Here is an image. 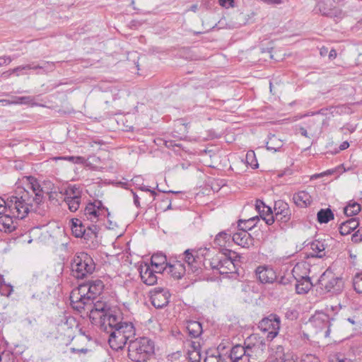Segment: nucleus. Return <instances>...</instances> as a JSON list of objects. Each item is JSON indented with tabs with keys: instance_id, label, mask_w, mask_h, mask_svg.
<instances>
[{
	"instance_id": "423d86ee",
	"label": "nucleus",
	"mask_w": 362,
	"mask_h": 362,
	"mask_svg": "<svg viewBox=\"0 0 362 362\" xmlns=\"http://www.w3.org/2000/svg\"><path fill=\"white\" fill-rule=\"evenodd\" d=\"M235 252L226 250L214 256L209 262L210 267L217 270L221 274H233L236 272Z\"/></svg>"
},
{
	"instance_id": "a18cd8bd",
	"label": "nucleus",
	"mask_w": 362,
	"mask_h": 362,
	"mask_svg": "<svg viewBox=\"0 0 362 362\" xmlns=\"http://www.w3.org/2000/svg\"><path fill=\"white\" fill-rule=\"evenodd\" d=\"M266 213L267 214L264 216L262 217L261 215V217L268 226L272 225L276 221L275 214L273 215L272 211Z\"/></svg>"
},
{
	"instance_id": "9d476101",
	"label": "nucleus",
	"mask_w": 362,
	"mask_h": 362,
	"mask_svg": "<svg viewBox=\"0 0 362 362\" xmlns=\"http://www.w3.org/2000/svg\"><path fill=\"white\" fill-rule=\"evenodd\" d=\"M280 319L276 315H270L259 322V328L264 332H268V337H275L279 330Z\"/></svg>"
},
{
	"instance_id": "4d7b16f0",
	"label": "nucleus",
	"mask_w": 362,
	"mask_h": 362,
	"mask_svg": "<svg viewBox=\"0 0 362 362\" xmlns=\"http://www.w3.org/2000/svg\"><path fill=\"white\" fill-rule=\"evenodd\" d=\"M12 59L10 57H0V66L4 64H8L11 62Z\"/></svg>"
},
{
	"instance_id": "680f3d73",
	"label": "nucleus",
	"mask_w": 362,
	"mask_h": 362,
	"mask_svg": "<svg viewBox=\"0 0 362 362\" xmlns=\"http://www.w3.org/2000/svg\"><path fill=\"white\" fill-rule=\"evenodd\" d=\"M57 193L56 192H50L48 193V197L51 202L55 201V202H57Z\"/></svg>"
},
{
	"instance_id": "58836bf2",
	"label": "nucleus",
	"mask_w": 362,
	"mask_h": 362,
	"mask_svg": "<svg viewBox=\"0 0 362 362\" xmlns=\"http://www.w3.org/2000/svg\"><path fill=\"white\" fill-rule=\"evenodd\" d=\"M296 279V278L294 277L293 275L292 276L291 274H288L282 276L279 279L276 276V280L275 282L281 285L286 286L291 284V282Z\"/></svg>"
},
{
	"instance_id": "c85d7f7f",
	"label": "nucleus",
	"mask_w": 362,
	"mask_h": 362,
	"mask_svg": "<svg viewBox=\"0 0 362 362\" xmlns=\"http://www.w3.org/2000/svg\"><path fill=\"white\" fill-rule=\"evenodd\" d=\"M180 268L181 263L177 262V264L172 263L171 261H169L166 263V266L163 268V270H167L168 273L170 274L172 276H173L175 279H179L181 278V274L180 272Z\"/></svg>"
},
{
	"instance_id": "dca6fc26",
	"label": "nucleus",
	"mask_w": 362,
	"mask_h": 362,
	"mask_svg": "<svg viewBox=\"0 0 362 362\" xmlns=\"http://www.w3.org/2000/svg\"><path fill=\"white\" fill-rule=\"evenodd\" d=\"M185 346H187L188 349L186 354V361L187 362H200L201 351L200 344L198 341H185Z\"/></svg>"
},
{
	"instance_id": "20e7f679",
	"label": "nucleus",
	"mask_w": 362,
	"mask_h": 362,
	"mask_svg": "<svg viewBox=\"0 0 362 362\" xmlns=\"http://www.w3.org/2000/svg\"><path fill=\"white\" fill-rule=\"evenodd\" d=\"M154 342L147 337L130 340L128 357L135 362H146L154 354Z\"/></svg>"
},
{
	"instance_id": "4c0bfd02",
	"label": "nucleus",
	"mask_w": 362,
	"mask_h": 362,
	"mask_svg": "<svg viewBox=\"0 0 362 362\" xmlns=\"http://www.w3.org/2000/svg\"><path fill=\"white\" fill-rule=\"evenodd\" d=\"M32 64L31 69H44V70H50L52 71L54 69V64L53 62H43L41 64H37L34 65V64Z\"/></svg>"
},
{
	"instance_id": "6e6d98bb",
	"label": "nucleus",
	"mask_w": 362,
	"mask_h": 362,
	"mask_svg": "<svg viewBox=\"0 0 362 362\" xmlns=\"http://www.w3.org/2000/svg\"><path fill=\"white\" fill-rule=\"evenodd\" d=\"M301 362H320V359L314 356H306Z\"/></svg>"
},
{
	"instance_id": "4468645a",
	"label": "nucleus",
	"mask_w": 362,
	"mask_h": 362,
	"mask_svg": "<svg viewBox=\"0 0 362 362\" xmlns=\"http://www.w3.org/2000/svg\"><path fill=\"white\" fill-rule=\"evenodd\" d=\"M255 274L262 284H272L276 280V273L269 266H259L255 270Z\"/></svg>"
},
{
	"instance_id": "774afa93",
	"label": "nucleus",
	"mask_w": 362,
	"mask_h": 362,
	"mask_svg": "<svg viewBox=\"0 0 362 362\" xmlns=\"http://www.w3.org/2000/svg\"><path fill=\"white\" fill-rule=\"evenodd\" d=\"M349 146V142L348 141H344L342 144H340L339 150L340 151L345 150V149L348 148Z\"/></svg>"
},
{
	"instance_id": "c03bdc74",
	"label": "nucleus",
	"mask_w": 362,
	"mask_h": 362,
	"mask_svg": "<svg viewBox=\"0 0 362 362\" xmlns=\"http://www.w3.org/2000/svg\"><path fill=\"white\" fill-rule=\"evenodd\" d=\"M255 207L260 214L262 212H271V208L267 206L261 200H257Z\"/></svg>"
},
{
	"instance_id": "2eb2a0df",
	"label": "nucleus",
	"mask_w": 362,
	"mask_h": 362,
	"mask_svg": "<svg viewBox=\"0 0 362 362\" xmlns=\"http://www.w3.org/2000/svg\"><path fill=\"white\" fill-rule=\"evenodd\" d=\"M161 271L154 270L148 264H145L144 266H141L140 268V276L142 281L148 285L153 286L157 283L158 276L156 274V273L160 274Z\"/></svg>"
},
{
	"instance_id": "37998d69",
	"label": "nucleus",
	"mask_w": 362,
	"mask_h": 362,
	"mask_svg": "<svg viewBox=\"0 0 362 362\" xmlns=\"http://www.w3.org/2000/svg\"><path fill=\"white\" fill-rule=\"evenodd\" d=\"M63 159L76 164H83L86 161V158L82 156H66L64 157Z\"/></svg>"
},
{
	"instance_id": "a211bd4d",
	"label": "nucleus",
	"mask_w": 362,
	"mask_h": 362,
	"mask_svg": "<svg viewBox=\"0 0 362 362\" xmlns=\"http://www.w3.org/2000/svg\"><path fill=\"white\" fill-rule=\"evenodd\" d=\"M233 241L243 247H249L250 245L252 244V238L251 235L245 230H243L239 229L237 233H235L233 235Z\"/></svg>"
},
{
	"instance_id": "473e14b6",
	"label": "nucleus",
	"mask_w": 362,
	"mask_h": 362,
	"mask_svg": "<svg viewBox=\"0 0 362 362\" xmlns=\"http://www.w3.org/2000/svg\"><path fill=\"white\" fill-rule=\"evenodd\" d=\"M98 227L96 225L91 224L86 226L84 239L87 240H93L97 238Z\"/></svg>"
},
{
	"instance_id": "de8ad7c7",
	"label": "nucleus",
	"mask_w": 362,
	"mask_h": 362,
	"mask_svg": "<svg viewBox=\"0 0 362 362\" xmlns=\"http://www.w3.org/2000/svg\"><path fill=\"white\" fill-rule=\"evenodd\" d=\"M181 353L177 351L168 355V362H180Z\"/></svg>"
},
{
	"instance_id": "09e8293b",
	"label": "nucleus",
	"mask_w": 362,
	"mask_h": 362,
	"mask_svg": "<svg viewBox=\"0 0 362 362\" xmlns=\"http://www.w3.org/2000/svg\"><path fill=\"white\" fill-rule=\"evenodd\" d=\"M332 362H353L351 360L345 358L341 354H335L332 358Z\"/></svg>"
},
{
	"instance_id": "9b49d317",
	"label": "nucleus",
	"mask_w": 362,
	"mask_h": 362,
	"mask_svg": "<svg viewBox=\"0 0 362 362\" xmlns=\"http://www.w3.org/2000/svg\"><path fill=\"white\" fill-rule=\"evenodd\" d=\"M332 239L327 237L325 238L315 239L310 244V256L312 257L322 258L326 256L328 252L329 243Z\"/></svg>"
},
{
	"instance_id": "f03ea898",
	"label": "nucleus",
	"mask_w": 362,
	"mask_h": 362,
	"mask_svg": "<svg viewBox=\"0 0 362 362\" xmlns=\"http://www.w3.org/2000/svg\"><path fill=\"white\" fill-rule=\"evenodd\" d=\"M117 321L114 323H107L108 343L112 349L118 351L122 349L124 345L132 340L135 336V328L130 322L123 321L122 313L117 315Z\"/></svg>"
},
{
	"instance_id": "f704fd0d",
	"label": "nucleus",
	"mask_w": 362,
	"mask_h": 362,
	"mask_svg": "<svg viewBox=\"0 0 362 362\" xmlns=\"http://www.w3.org/2000/svg\"><path fill=\"white\" fill-rule=\"evenodd\" d=\"M230 233H228L226 231H221L216 235L214 242L219 246H223L226 241L230 239Z\"/></svg>"
},
{
	"instance_id": "aec40b11",
	"label": "nucleus",
	"mask_w": 362,
	"mask_h": 362,
	"mask_svg": "<svg viewBox=\"0 0 362 362\" xmlns=\"http://www.w3.org/2000/svg\"><path fill=\"white\" fill-rule=\"evenodd\" d=\"M194 253H197V252L194 250H186L184 252L185 262L187 264L186 266L182 264L185 271L188 270L189 272H194L198 269Z\"/></svg>"
},
{
	"instance_id": "864d4df0",
	"label": "nucleus",
	"mask_w": 362,
	"mask_h": 362,
	"mask_svg": "<svg viewBox=\"0 0 362 362\" xmlns=\"http://www.w3.org/2000/svg\"><path fill=\"white\" fill-rule=\"evenodd\" d=\"M227 348H229V342L228 341H226V342L222 341L221 343H220L218 344V346L217 347V350L220 354L221 352L224 351Z\"/></svg>"
},
{
	"instance_id": "3c124183",
	"label": "nucleus",
	"mask_w": 362,
	"mask_h": 362,
	"mask_svg": "<svg viewBox=\"0 0 362 362\" xmlns=\"http://www.w3.org/2000/svg\"><path fill=\"white\" fill-rule=\"evenodd\" d=\"M31 68H32V64L19 66H17V67L13 69L12 70H11V74H16V75L18 76L19 75L18 72L20 71L31 69Z\"/></svg>"
},
{
	"instance_id": "ddd939ff",
	"label": "nucleus",
	"mask_w": 362,
	"mask_h": 362,
	"mask_svg": "<svg viewBox=\"0 0 362 362\" xmlns=\"http://www.w3.org/2000/svg\"><path fill=\"white\" fill-rule=\"evenodd\" d=\"M151 301L156 308H163L169 303L170 293L168 290L158 287L151 291Z\"/></svg>"
},
{
	"instance_id": "39448f33",
	"label": "nucleus",
	"mask_w": 362,
	"mask_h": 362,
	"mask_svg": "<svg viewBox=\"0 0 362 362\" xmlns=\"http://www.w3.org/2000/svg\"><path fill=\"white\" fill-rule=\"evenodd\" d=\"M87 313L90 312V318L93 320L99 318L101 322V328L107 330V323H114L117 321V315L121 312L116 308H111L107 303L97 300L90 305L86 307Z\"/></svg>"
},
{
	"instance_id": "338daca9",
	"label": "nucleus",
	"mask_w": 362,
	"mask_h": 362,
	"mask_svg": "<svg viewBox=\"0 0 362 362\" xmlns=\"http://www.w3.org/2000/svg\"><path fill=\"white\" fill-rule=\"evenodd\" d=\"M83 225V223H82V221L80 220V219H78V218H73L71 220V228L74 226H77V225Z\"/></svg>"
},
{
	"instance_id": "412c9836",
	"label": "nucleus",
	"mask_w": 362,
	"mask_h": 362,
	"mask_svg": "<svg viewBox=\"0 0 362 362\" xmlns=\"http://www.w3.org/2000/svg\"><path fill=\"white\" fill-rule=\"evenodd\" d=\"M293 200L295 204L300 208H305L312 203L311 196L305 191L295 193L293 196Z\"/></svg>"
},
{
	"instance_id": "1a4fd4ad",
	"label": "nucleus",
	"mask_w": 362,
	"mask_h": 362,
	"mask_svg": "<svg viewBox=\"0 0 362 362\" xmlns=\"http://www.w3.org/2000/svg\"><path fill=\"white\" fill-rule=\"evenodd\" d=\"M274 214L276 221L279 223L282 229L285 230L291 216L288 204L282 200L276 201L274 203Z\"/></svg>"
},
{
	"instance_id": "b1692460",
	"label": "nucleus",
	"mask_w": 362,
	"mask_h": 362,
	"mask_svg": "<svg viewBox=\"0 0 362 362\" xmlns=\"http://www.w3.org/2000/svg\"><path fill=\"white\" fill-rule=\"evenodd\" d=\"M186 329L189 336L192 338H197L202 333V325L195 320H187Z\"/></svg>"
},
{
	"instance_id": "13d9d810",
	"label": "nucleus",
	"mask_w": 362,
	"mask_h": 362,
	"mask_svg": "<svg viewBox=\"0 0 362 362\" xmlns=\"http://www.w3.org/2000/svg\"><path fill=\"white\" fill-rule=\"evenodd\" d=\"M262 1L267 4H281L287 1L288 0H261Z\"/></svg>"
},
{
	"instance_id": "f257e3e1",
	"label": "nucleus",
	"mask_w": 362,
	"mask_h": 362,
	"mask_svg": "<svg viewBox=\"0 0 362 362\" xmlns=\"http://www.w3.org/2000/svg\"><path fill=\"white\" fill-rule=\"evenodd\" d=\"M23 184L24 186H18L6 200L0 197V215L8 212L17 218H24L42 202L44 191L35 177H23Z\"/></svg>"
},
{
	"instance_id": "8fccbe9b",
	"label": "nucleus",
	"mask_w": 362,
	"mask_h": 362,
	"mask_svg": "<svg viewBox=\"0 0 362 362\" xmlns=\"http://www.w3.org/2000/svg\"><path fill=\"white\" fill-rule=\"evenodd\" d=\"M219 5L226 8H233L235 6L234 0H218Z\"/></svg>"
},
{
	"instance_id": "0e129e2a",
	"label": "nucleus",
	"mask_w": 362,
	"mask_h": 362,
	"mask_svg": "<svg viewBox=\"0 0 362 362\" xmlns=\"http://www.w3.org/2000/svg\"><path fill=\"white\" fill-rule=\"evenodd\" d=\"M171 334L175 338H178L179 335L180 334V332L177 327H175L172 329Z\"/></svg>"
},
{
	"instance_id": "c9c22d12",
	"label": "nucleus",
	"mask_w": 362,
	"mask_h": 362,
	"mask_svg": "<svg viewBox=\"0 0 362 362\" xmlns=\"http://www.w3.org/2000/svg\"><path fill=\"white\" fill-rule=\"evenodd\" d=\"M353 283L354 290L358 293H362V272L357 273L354 276Z\"/></svg>"
},
{
	"instance_id": "bb28decb",
	"label": "nucleus",
	"mask_w": 362,
	"mask_h": 362,
	"mask_svg": "<svg viewBox=\"0 0 362 362\" xmlns=\"http://www.w3.org/2000/svg\"><path fill=\"white\" fill-rule=\"evenodd\" d=\"M258 216L250 218L247 220H239L238 223V229L244 230L247 232L255 228L259 221Z\"/></svg>"
},
{
	"instance_id": "052dcab7",
	"label": "nucleus",
	"mask_w": 362,
	"mask_h": 362,
	"mask_svg": "<svg viewBox=\"0 0 362 362\" xmlns=\"http://www.w3.org/2000/svg\"><path fill=\"white\" fill-rule=\"evenodd\" d=\"M70 351L73 354H74V353L86 354L88 352V349L86 348H81V349L71 348Z\"/></svg>"
},
{
	"instance_id": "e433bc0d",
	"label": "nucleus",
	"mask_w": 362,
	"mask_h": 362,
	"mask_svg": "<svg viewBox=\"0 0 362 362\" xmlns=\"http://www.w3.org/2000/svg\"><path fill=\"white\" fill-rule=\"evenodd\" d=\"M281 146H282L281 141L278 140L275 137L270 139V141L267 144V148L268 150H273L274 151H276Z\"/></svg>"
},
{
	"instance_id": "2f4dec72",
	"label": "nucleus",
	"mask_w": 362,
	"mask_h": 362,
	"mask_svg": "<svg viewBox=\"0 0 362 362\" xmlns=\"http://www.w3.org/2000/svg\"><path fill=\"white\" fill-rule=\"evenodd\" d=\"M317 221L320 223H327L334 218V214L331 209H320L317 214Z\"/></svg>"
},
{
	"instance_id": "6e6552de",
	"label": "nucleus",
	"mask_w": 362,
	"mask_h": 362,
	"mask_svg": "<svg viewBox=\"0 0 362 362\" xmlns=\"http://www.w3.org/2000/svg\"><path fill=\"white\" fill-rule=\"evenodd\" d=\"M334 318H330L329 316L323 311H315L310 320L309 324L314 329L315 333H322L325 337H328L330 334V327L332 321Z\"/></svg>"
},
{
	"instance_id": "6ab92c4d",
	"label": "nucleus",
	"mask_w": 362,
	"mask_h": 362,
	"mask_svg": "<svg viewBox=\"0 0 362 362\" xmlns=\"http://www.w3.org/2000/svg\"><path fill=\"white\" fill-rule=\"evenodd\" d=\"M23 218H17L8 212L0 216V225L2 226L5 232H12L16 228V221Z\"/></svg>"
},
{
	"instance_id": "0eeeda50",
	"label": "nucleus",
	"mask_w": 362,
	"mask_h": 362,
	"mask_svg": "<svg viewBox=\"0 0 362 362\" xmlns=\"http://www.w3.org/2000/svg\"><path fill=\"white\" fill-rule=\"evenodd\" d=\"M71 266L73 275L76 279H83L93 274L95 268L93 258L84 252L75 255Z\"/></svg>"
},
{
	"instance_id": "f8f14e48",
	"label": "nucleus",
	"mask_w": 362,
	"mask_h": 362,
	"mask_svg": "<svg viewBox=\"0 0 362 362\" xmlns=\"http://www.w3.org/2000/svg\"><path fill=\"white\" fill-rule=\"evenodd\" d=\"M314 11L316 13H321L322 16L336 19L343 17L342 11L336 7H332L329 0H322L317 2Z\"/></svg>"
},
{
	"instance_id": "a878e982",
	"label": "nucleus",
	"mask_w": 362,
	"mask_h": 362,
	"mask_svg": "<svg viewBox=\"0 0 362 362\" xmlns=\"http://www.w3.org/2000/svg\"><path fill=\"white\" fill-rule=\"evenodd\" d=\"M167 258L163 253L153 254L151 258V264L156 269L161 271L163 269V265L166 264Z\"/></svg>"
},
{
	"instance_id": "e2e57ef3",
	"label": "nucleus",
	"mask_w": 362,
	"mask_h": 362,
	"mask_svg": "<svg viewBox=\"0 0 362 362\" xmlns=\"http://www.w3.org/2000/svg\"><path fill=\"white\" fill-rule=\"evenodd\" d=\"M255 157V153L254 151H248L246 155V160L248 163H250V160H251L252 161L253 158Z\"/></svg>"
},
{
	"instance_id": "4be33fe9",
	"label": "nucleus",
	"mask_w": 362,
	"mask_h": 362,
	"mask_svg": "<svg viewBox=\"0 0 362 362\" xmlns=\"http://www.w3.org/2000/svg\"><path fill=\"white\" fill-rule=\"evenodd\" d=\"M344 287V282L340 277H332L325 284V288L327 292L332 293H340Z\"/></svg>"
},
{
	"instance_id": "69168bd1",
	"label": "nucleus",
	"mask_w": 362,
	"mask_h": 362,
	"mask_svg": "<svg viewBox=\"0 0 362 362\" xmlns=\"http://www.w3.org/2000/svg\"><path fill=\"white\" fill-rule=\"evenodd\" d=\"M337 57V52L335 49H332L329 52V59L332 60L335 59Z\"/></svg>"
},
{
	"instance_id": "79ce46f5",
	"label": "nucleus",
	"mask_w": 362,
	"mask_h": 362,
	"mask_svg": "<svg viewBox=\"0 0 362 362\" xmlns=\"http://www.w3.org/2000/svg\"><path fill=\"white\" fill-rule=\"evenodd\" d=\"M13 291V286L10 284L0 286V293L1 296L8 297L12 293Z\"/></svg>"
},
{
	"instance_id": "603ef678",
	"label": "nucleus",
	"mask_w": 362,
	"mask_h": 362,
	"mask_svg": "<svg viewBox=\"0 0 362 362\" xmlns=\"http://www.w3.org/2000/svg\"><path fill=\"white\" fill-rule=\"evenodd\" d=\"M351 240L354 243H358L362 240V229H358L355 233L352 235Z\"/></svg>"
},
{
	"instance_id": "ea45409f",
	"label": "nucleus",
	"mask_w": 362,
	"mask_h": 362,
	"mask_svg": "<svg viewBox=\"0 0 362 362\" xmlns=\"http://www.w3.org/2000/svg\"><path fill=\"white\" fill-rule=\"evenodd\" d=\"M85 229H86V226L84 224H83V225L78 224L76 226H74L71 228L72 233L76 238H84Z\"/></svg>"
},
{
	"instance_id": "72a5a7b5",
	"label": "nucleus",
	"mask_w": 362,
	"mask_h": 362,
	"mask_svg": "<svg viewBox=\"0 0 362 362\" xmlns=\"http://www.w3.org/2000/svg\"><path fill=\"white\" fill-rule=\"evenodd\" d=\"M64 202L67 204L70 211H76L81 203V198L64 197Z\"/></svg>"
},
{
	"instance_id": "5701e85b",
	"label": "nucleus",
	"mask_w": 362,
	"mask_h": 362,
	"mask_svg": "<svg viewBox=\"0 0 362 362\" xmlns=\"http://www.w3.org/2000/svg\"><path fill=\"white\" fill-rule=\"evenodd\" d=\"M296 291L298 294H305L312 288L313 284L308 276H301L299 279H296Z\"/></svg>"
},
{
	"instance_id": "49530a36",
	"label": "nucleus",
	"mask_w": 362,
	"mask_h": 362,
	"mask_svg": "<svg viewBox=\"0 0 362 362\" xmlns=\"http://www.w3.org/2000/svg\"><path fill=\"white\" fill-rule=\"evenodd\" d=\"M221 358L220 354L218 355L206 354V356L204 360V362H221Z\"/></svg>"
},
{
	"instance_id": "cd10ccee",
	"label": "nucleus",
	"mask_w": 362,
	"mask_h": 362,
	"mask_svg": "<svg viewBox=\"0 0 362 362\" xmlns=\"http://www.w3.org/2000/svg\"><path fill=\"white\" fill-rule=\"evenodd\" d=\"M96 206L97 205L95 203L90 202L88 204H87L84 209V215L86 216L88 219L90 220L92 222L96 221L99 216V212L98 211Z\"/></svg>"
},
{
	"instance_id": "f3484780",
	"label": "nucleus",
	"mask_w": 362,
	"mask_h": 362,
	"mask_svg": "<svg viewBox=\"0 0 362 362\" xmlns=\"http://www.w3.org/2000/svg\"><path fill=\"white\" fill-rule=\"evenodd\" d=\"M249 346L245 348L240 345H235L230 349V354L228 356L229 359L235 362L240 361L239 360H244V361L249 362Z\"/></svg>"
},
{
	"instance_id": "a19ab883",
	"label": "nucleus",
	"mask_w": 362,
	"mask_h": 362,
	"mask_svg": "<svg viewBox=\"0 0 362 362\" xmlns=\"http://www.w3.org/2000/svg\"><path fill=\"white\" fill-rule=\"evenodd\" d=\"M35 98L32 96H23V97H18L16 98V101L13 102V103L16 104H27V105H34L35 103H34Z\"/></svg>"
},
{
	"instance_id": "393cba45",
	"label": "nucleus",
	"mask_w": 362,
	"mask_h": 362,
	"mask_svg": "<svg viewBox=\"0 0 362 362\" xmlns=\"http://www.w3.org/2000/svg\"><path fill=\"white\" fill-rule=\"evenodd\" d=\"M359 225L356 218H350L343 222L339 226V233L342 235H346L354 231Z\"/></svg>"
},
{
	"instance_id": "7c9ffc66",
	"label": "nucleus",
	"mask_w": 362,
	"mask_h": 362,
	"mask_svg": "<svg viewBox=\"0 0 362 362\" xmlns=\"http://www.w3.org/2000/svg\"><path fill=\"white\" fill-rule=\"evenodd\" d=\"M81 194L82 189L76 185H69L64 192L65 197L81 198Z\"/></svg>"
},
{
	"instance_id": "7ed1b4c3",
	"label": "nucleus",
	"mask_w": 362,
	"mask_h": 362,
	"mask_svg": "<svg viewBox=\"0 0 362 362\" xmlns=\"http://www.w3.org/2000/svg\"><path fill=\"white\" fill-rule=\"evenodd\" d=\"M103 288V282L99 279L79 285L70 295L72 308L79 313L85 310L86 307L90 305L96 296L102 293Z\"/></svg>"
},
{
	"instance_id": "bf43d9fd",
	"label": "nucleus",
	"mask_w": 362,
	"mask_h": 362,
	"mask_svg": "<svg viewBox=\"0 0 362 362\" xmlns=\"http://www.w3.org/2000/svg\"><path fill=\"white\" fill-rule=\"evenodd\" d=\"M132 193L133 194L134 205L137 208H139L140 207V199H139V196L134 192H133L132 190Z\"/></svg>"
},
{
	"instance_id": "c756f323",
	"label": "nucleus",
	"mask_w": 362,
	"mask_h": 362,
	"mask_svg": "<svg viewBox=\"0 0 362 362\" xmlns=\"http://www.w3.org/2000/svg\"><path fill=\"white\" fill-rule=\"evenodd\" d=\"M361 205L354 201H350L349 204L344 208V212L346 216H352L356 215L359 211H361Z\"/></svg>"
},
{
	"instance_id": "5fc2aeb1",
	"label": "nucleus",
	"mask_w": 362,
	"mask_h": 362,
	"mask_svg": "<svg viewBox=\"0 0 362 362\" xmlns=\"http://www.w3.org/2000/svg\"><path fill=\"white\" fill-rule=\"evenodd\" d=\"M9 356L10 354L5 353L4 348L0 346V362H6V358Z\"/></svg>"
}]
</instances>
